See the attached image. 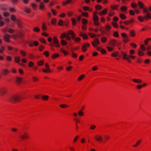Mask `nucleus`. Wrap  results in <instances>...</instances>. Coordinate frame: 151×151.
I'll use <instances>...</instances> for the list:
<instances>
[{
    "instance_id": "7c9ffc66",
    "label": "nucleus",
    "mask_w": 151,
    "mask_h": 151,
    "mask_svg": "<svg viewBox=\"0 0 151 151\" xmlns=\"http://www.w3.org/2000/svg\"><path fill=\"white\" fill-rule=\"evenodd\" d=\"M72 38L73 40H75L76 42H78L80 40V39L79 37H77L75 38V36H73L72 37Z\"/></svg>"
},
{
    "instance_id": "f03ea898",
    "label": "nucleus",
    "mask_w": 151,
    "mask_h": 151,
    "mask_svg": "<svg viewBox=\"0 0 151 151\" xmlns=\"http://www.w3.org/2000/svg\"><path fill=\"white\" fill-rule=\"evenodd\" d=\"M143 12L144 14H146L144 17L142 16H139L138 17V19L140 22H142L144 21V19L146 20H147V18L150 19L151 18V15L150 13L148 12L149 10L146 8H145L143 9Z\"/></svg>"
},
{
    "instance_id": "c03bdc74",
    "label": "nucleus",
    "mask_w": 151,
    "mask_h": 151,
    "mask_svg": "<svg viewBox=\"0 0 151 151\" xmlns=\"http://www.w3.org/2000/svg\"><path fill=\"white\" fill-rule=\"evenodd\" d=\"M84 76V75H83V74L81 75L80 76H79L78 77V81L81 80H82V79H83V78Z\"/></svg>"
},
{
    "instance_id": "9d476101",
    "label": "nucleus",
    "mask_w": 151,
    "mask_h": 151,
    "mask_svg": "<svg viewBox=\"0 0 151 151\" xmlns=\"http://www.w3.org/2000/svg\"><path fill=\"white\" fill-rule=\"evenodd\" d=\"M20 137L22 139L24 140L25 139L29 138L28 134L27 133H25L24 134L20 136Z\"/></svg>"
},
{
    "instance_id": "338daca9",
    "label": "nucleus",
    "mask_w": 151,
    "mask_h": 151,
    "mask_svg": "<svg viewBox=\"0 0 151 151\" xmlns=\"http://www.w3.org/2000/svg\"><path fill=\"white\" fill-rule=\"evenodd\" d=\"M131 6L133 8H135L137 7V4L135 3H133L131 4Z\"/></svg>"
},
{
    "instance_id": "aec40b11",
    "label": "nucleus",
    "mask_w": 151,
    "mask_h": 151,
    "mask_svg": "<svg viewBox=\"0 0 151 151\" xmlns=\"http://www.w3.org/2000/svg\"><path fill=\"white\" fill-rule=\"evenodd\" d=\"M93 15L94 17H93V19L94 22L98 21L99 19L98 17L97 16L95 15L94 13L93 14Z\"/></svg>"
},
{
    "instance_id": "b1692460",
    "label": "nucleus",
    "mask_w": 151,
    "mask_h": 151,
    "mask_svg": "<svg viewBox=\"0 0 151 151\" xmlns=\"http://www.w3.org/2000/svg\"><path fill=\"white\" fill-rule=\"evenodd\" d=\"M86 45H83L82 46V50L83 52H86Z\"/></svg>"
},
{
    "instance_id": "69168bd1",
    "label": "nucleus",
    "mask_w": 151,
    "mask_h": 151,
    "mask_svg": "<svg viewBox=\"0 0 151 151\" xmlns=\"http://www.w3.org/2000/svg\"><path fill=\"white\" fill-rule=\"evenodd\" d=\"M114 36L116 37H117L119 36V34L118 32H114Z\"/></svg>"
},
{
    "instance_id": "423d86ee",
    "label": "nucleus",
    "mask_w": 151,
    "mask_h": 151,
    "mask_svg": "<svg viewBox=\"0 0 151 151\" xmlns=\"http://www.w3.org/2000/svg\"><path fill=\"white\" fill-rule=\"evenodd\" d=\"M109 45L112 46H114L116 45L118 46V45L119 44L117 43L116 41L114 40H110L109 42Z\"/></svg>"
},
{
    "instance_id": "a19ab883",
    "label": "nucleus",
    "mask_w": 151,
    "mask_h": 151,
    "mask_svg": "<svg viewBox=\"0 0 151 151\" xmlns=\"http://www.w3.org/2000/svg\"><path fill=\"white\" fill-rule=\"evenodd\" d=\"M22 78H17L16 79V81L19 83H20Z\"/></svg>"
},
{
    "instance_id": "473e14b6",
    "label": "nucleus",
    "mask_w": 151,
    "mask_h": 151,
    "mask_svg": "<svg viewBox=\"0 0 151 151\" xmlns=\"http://www.w3.org/2000/svg\"><path fill=\"white\" fill-rule=\"evenodd\" d=\"M119 6V5H112L111 6V8L113 10H116L117 9V8Z\"/></svg>"
},
{
    "instance_id": "774afa93",
    "label": "nucleus",
    "mask_w": 151,
    "mask_h": 151,
    "mask_svg": "<svg viewBox=\"0 0 151 151\" xmlns=\"http://www.w3.org/2000/svg\"><path fill=\"white\" fill-rule=\"evenodd\" d=\"M61 51L62 52L63 54L65 55H66L68 54L67 52L65 50H63V49H62L61 50Z\"/></svg>"
},
{
    "instance_id": "ea45409f",
    "label": "nucleus",
    "mask_w": 151,
    "mask_h": 151,
    "mask_svg": "<svg viewBox=\"0 0 151 151\" xmlns=\"http://www.w3.org/2000/svg\"><path fill=\"white\" fill-rule=\"evenodd\" d=\"M20 52L23 56H24L26 55V53L23 50H20Z\"/></svg>"
},
{
    "instance_id": "052dcab7",
    "label": "nucleus",
    "mask_w": 151,
    "mask_h": 151,
    "mask_svg": "<svg viewBox=\"0 0 151 151\" xmlns=\"http://www.w3.org/2000/svg\"><path fill=\"white\" fill-rule=\"evenodd\" d=\"M82 14L83 16L86 17H87L88 15V14L87 12H83Z\"/></svg>"
},
{
    "instance_id": "cd10ccee",
    "label": "nucleus",
    "mask_w": 151,
    "mask_h": 151,
    "mask_svg": "<svg viewBox=\"0 0 151 151\" xmlns=\"http://www.w3.org/2000/svg\"><path fill=\"white\" fill-rule=\"evenodd\" d=\"M107 40V39L105 37H103L101 38V40L102 42L104 43L106 42Z\"/></svg>"
},
{
    "instance_id": "393cba45",
    "label": "nucleus",
    "mask_w": 151,
    "mask_h": 151,
    "mask_svg": "<svg viewBox=\"0 0 151 151\" xmlns=\"http://www.w3.org/2000/svg\"><path fill=\"white\" fill-rule=\"evenodd\" d=\"M72 24L73 25L75 26L76 23V19L74 18H72L71 19Z\"/></svg>"
},
{
    "instance_id": "13d9d810",
    "label": "nucleus",
    "mask_w": 151,
    "mask_h": 151,
    "mask_svg": "<svg viewBox=\"0 0 151 151\" xmlns=\"http://www.w3.org/2000/svg\"><path fill=\"white\" fill-rule=\"evenodd\" d=\"M43 54L46 57H48L49 55V53L48 52L46 51L44 52Z\"/></svg>"
},
{
    "instance_id": "72a5a7b5",
    "label": "nucleus",
    "mask_w": 151,
    "mask_h": 151,
    "mask_svg": "<svg viewBox=\"0 0 151 151\" xmlns=\"http://www.w3.org/2000/svg\"><path fill=\"white\" fill-rule=\"evenodd\" d=\"M38 65H42L44 64V62L42 60H41L37 62Z\"/></svg>"
},
{
    "instance_id": "49530a36",
    "label": "nucleus",
    "mask_w": 151,
    "mask_h": 151,
    "mask_svg": "<svg viewBox=\"0 0 151 151\" xmlns=\"http://www.w3.org/2000/svg\"><path fill=\"white\" fill-rule=\"evenodd\" d=\"M66 34L65 33H62L60 36V38L62 39H63L64 37H65L66 36Z\"/></svg>"
},
{
    "instance_id": "a878e982",
    "label": "nucleus",
    "mask_w": 151,
    "mask_h": 151,
    "mask_svg": "<svg viewBox=\"0 0 151 151\" xmlns=\"http://www.w3.org/2000/svg\"><path fill=\"white\" fill-rule=\"evenodd\" d=\"M71 1V0H67L66 1L62 2V4L63 5H65L66 4H69Z\"/></svg>"
},
{
    "instance_id": "a211bd4d",
    "label": "nucleus",
    "mask_w": 151,
    "mask_h": 151,
    "mask_svg": "<svg viewBox=\"0 0 151 151\" xmlns=\"http://www.w3.org/2000/svg\"><path fill=\"white\" fill-rule=\"evenodd\" d=\"M14 60L15 62L19 63L20 61V57H14Z\"/></svg>"
},
{
    "instance_id": "39448f33",
    "label": "nucleus",
    "mask_w": 151,
    "mask_h": 151,
    "mask_svg": "<svg viewBox=\"0 0 151 151\" xmlns=\"http://www.w3.org/2000/svg\"><path fill=\"white\" fill-rule=\"evenodd\" d=\"M11 36L7 33H5L3 36V39L4 40L7 42H9V39Z\"/></svg>"
},
{
    "instance_id": "4c0bfd02",
    "label": "nucleus",
    "mask_w": 151,
    "mask_h": 151,
    "mask_svg": "<svg viewBox=\"0 0 151 151\" xmlns=\"http://www.w3.org/2000/svg\"><path fill=\"white\" fill-rule=\"evenodd\" d=\"M95 8L97 10H100L102 8V7L100 5H97L96 6Z\"/></svg>"
},
{
    "instance_id": "c9c22d12",
    "label": "nucleus",
    "mask_w": 151,
    "mask_h": 151,
    "mask_svg": "<svg viewBox=\"0 0 151 151\" xmlns=\"http://www.w3.org/2000/svg\"><path fill=\"white\" fill-rule=\"evenodd\" d=\"M3 15L4 17H6L9 15V14L8 12H5L3 13Z\"/></svg>"
},
{
    "instance_id": "09e8293b",
    "label": "nucleus",
    "mask_w": 151,
    "mask_h": 151,
    "mask_svg": "<svg viewBox=\"0 0 151 151\" xmlns=\"http://www.w3.org/2000/svg\"><path fill=\"white\" fill-rule=\"evenodd\" d=\"M44 7L43 3L42 2H41L40 3L39 5V7L40 9H42Z\"/></svg>"
},
{
    "instance_id": "dca6fc26",
    "label": "nucleus",
    "mask_w": 151,
    "mask_h": 151,
    "mask_svg": "<svg viewBox=\"0 0 151 151\" xmlns=\"http://www.w3.org/2000/svg\"><path fill=\"white\" fill-rule=\"evenodd\" d=\"M120 18L122 19H125L126 18V16L123 14H120L119 15Z\"/></svg>"
},
{
    "instance_id": "3c124183",
    "label": "nucleus",
    "mask_w": 151,
    "mask_h": 151,
    "mask_svg": "<svg viewBox=\"0 0 151 151\" xmlns=\"http://www.w3.org/2000/svg\"><path fill=\"white\" fill-rule=\"evenodd\" d=\"M140 48L143 51H145L146 50V48L143 45H141Z\"/></svg>"
},
{
    "instance_id": "f3484780",
    "label": "nucleus",
    "mask_w": 151,
    "mask_h": 151,
    "mask_svg": "<svg viewBox=\"0 0 151 151\" xmlns=\"http://www.w3.org/2000/svg\"><path fill=\"white\" fill-rule=\"evenodd\" d=\"M138 4L141 9H143L144 7V4L141 2H138Z\"/></svg>"
},
{
    "instance_id": "9b49d317",
    "label": "nucleus",
    "mask_w": 151,
    "mask_h": 151,
    "mask_svg": "<svg viewBox=\"0 0 151 151\" xmlns=\"http://www.w3.org/2000/svg\"><path fill=\"white\" fill-rule=\"evenodd\" d=\"M7 89L4 87L0 88V93L1 95H3L7 91Z\"/></svg>"
},
{
    "instance_id": "0eeeda50",
    "label": "nucleus",
    "mask_w": 151,
    "mask_h": 151,
    "mask_svg": "<svg viewBox=\"0 0 151 151\" xmlns=\"http://www.w3.org/2000/svg\"><path fill=\"white\" fill-rule=\"evenodd\" d=\"M53 42L55 44V47H60V44L56 37H54L53 38Z\"/></svg>"
},
{
    "instance_id": "f8f14e48",
    "label": "nucleus",
    "mask_w": 151,
    "mask_h": 151,
    "mask_svg": "<svg viewBox=\"0 0 151 151\" xmlns=\"http://www.w3.org/2000/svg\"><path fill=\"white\" fill-rule=\"evenodd\" d=\"M79 35L80 36H82L84 39H87L88 38V36L87 35L83 32H81Z\"/></svg>"
},
{
    "instance_id": "2eb2a0df",
    "label": "nucleus",
    "mask_w": 151,
    "mask_h": 151,
    "mask_svg": "<svg viewBox=\"0 0 151 151\" xmlns=\"http://www.w3.org/2000/svg\"><path fill=\"white\" fill-rule=\"evenodd\" d=\"M133 81L134 82L138 83H141L142 81L140 79H138L135 78L133 79Z\"/></svg>"
},
{
    "instance_id": "6e6552de",
    "label": "nucleus",
    "mask_w": 151,
    "mask_h": 151,
    "mask_svg": "<svg viewBox=\"0 0 151 151\" xmlns=\"http://www.w3.org/2000/svg\"><path fill=\"white\" fill-rule=\"evenodd\" d=\"M100 43V42L97 38H96L93 40V42H91V44L94 47H96V45H97Z\"/></svg>"
},
{
    "instance_id": "f704fd0d",
    "label": "nucleus",
    "mask_w": 151,
    "mask_h": 151,
    "mask_svg": "<svg viewBox=\"0 0 151 151\" xmlns=\"http://www.w3.org/2000/svg\"><path fill=\"white\" fill-rule=\"evenodd\" d=\"M17 35V37H18L19 38H21L22 37H23V34L21 32H19L18 33Z\"/></svg>"
},
{
    "instance_id": "412c9836",
    "label": "nucleus",
    "mask_w": 151,
    "mask_h": 151,
    "mask_svg": "<svg viewBox=\"0 0 151 151\" xmlns=\"http://www.w3.org/2000/svg\"><path fill=\"white\" fill-rule=\"evenodd\" d=\"M42 99L45 101L47 100L49 98V96L47 95H45L43 96L42 97Z\"/></svg>"
},
{
    "instance_id": "1a4fd4ad",
    "label": "nucleus",
    "mask_w": 151,
    "mask_h": 151,
    "mask_svg": "<svg viewBox=\"0 0 151 151\" xmlns=\"http://www.w3.org/2000/svg\"><path fill=\"white\" fill-rule=\"evenodd\" d=\"M94 138L96 140L99 142H101L103 140V139L102 137L99 135H97L96 137H94Z\"/></svg>"
},
{
    "instance_id": "20e7f679",
    "label": "nucleus",
    "mask_w": 151,
    "mask_h": 151,
    "mask_svg": "<svg viewBox=\"0 0 151 151\" xmlns=\"http://www.w3.org/2000/svg\"><path fill=\"white\" fill-rule=\"evenodd\" d=\"M121 35L123 38V40L124 42L126 43L129 41V39L126 33H122L121 34Z\"/></svg>"
},
{
    "instance_id": "5fc2aeb1",
    "label": "nucleus",
    "mask_w": 151,
    "mask_h": 151,
    "mask_svg": "<svg viewBox=\"0 0 151 151\" xmlns=\"http://www.w3.org/2000/svg\"><path fill=\"white\" fill-rule=\"evenodd\" d=\"M88 35L92 38L96 36V35L92 33H89Z\"/></svg>"
},
{
    "instance_id": "4be33fe9",
    "label": "nucleus",
    "mask_w": 151,
    "mask_h": 151,
    "mask_svg": "<svg viewBox=\"0 0 151 151\" xmlns=\"http://www.w3.org/2000/svg\"><path fill=\"white\" fill-rule=\"evenodd\" d=\"M10 18L12 20L13 22H15L16 19L15 16L14 14H12L10 17Z\"/></svg>"
},
{
    "instance_id": "bf43d9fd",
    "label": "nucleus",
    "mask_w": 151,
    "mask_h": 151,
    "mask_svg": "<svg viewBox=\"0 0 151 151\" xmlns=\"http://www.w3.org/2000/svg\"><path fill=\"white\" fill-rule=\"evenodd\" d=\"M78 114L81 116L83 115V113L81 111H79L78 112Z\"/></svg>"
},
{
    "instance_id": "de8ad7c7",
    "label": "nucleus",
    "mask_w": 151,
    "mask_h": 151,
    "mask_svg": "<svg viewBox=\"0 0 151 151\" xmlns=\"http://www.w3.org/2000/svg\"><path fill=\"white\" fill-rule=\"evenodd\" d=\"M46 27L44 23L42 24V29L43 30H45L46 29Z\"/></svg>"
},
{
    "instance_id": "680f3d73",
    "label": "nucleus",
    "mask_w": 151,
    "mask_h": 151,
    "mask_svg": "<svg viewBox=\"0 0 151 151\" xmlns=\"http://www.w3.org/2000/svg\"><path fill=\"white\" fill-rule=\"evenodd\" d=\"M112 24L113 26L114 27H115L116 28H118V25L116 23H114L113 22H112Z\"/></svg>"
},
{
    "instance_id": "37998d69",
    "label": "nucleus",
    "mask_w": 151,
    "mask_h": 151,
    "mask_svg": "<svg viewBox=\"0 0 151 151\" xmlns=\"http://www.w3.org/2000/svg\"><path fill=\"white\" fill-rule=\"evenodd\" d=\"M130 34L132 37H134L135 36V33L133 30L131 31H130Z\"/></svg>"
},
{
    "instance_id": "8fccbe9b",
    "label": "nucleus",
    "mask_w": 151,
    "mask_h": 151,
    "mask_svg": "<svg viewBox=\"0 0 151 151\" xmlns=\"http://www.w3.org/2000/svg\"><path fill=\"white\" fill-rule=\"evenodd\" d=\"M8 31L9 33H12L14 32V31L12 29H9Z\"/></svg>"
},
{
    "instance_id": "58836bf2",
    "label": "nucleus",
    "mask_w": 151,
    "mask_h": 151,
    "mask_svg": "<svg viewBox=\"0 0 151 151\" xmlns=\"http://www.w3.org/2000/svg\"><path fill=\"white\" fill-rule=\"evenodd\" d=\"M120 9L122 11L124 12L127 10V8L125 6H122L121 8Z\"/></svg>"
},
{
    "instance_id": "6e6d98bb",
    "label": "nucleus",
    "mask_w": 151,
    "mask_h": 151,
    "mask_svg": "<svg viewBox=\"0 0 151 151\" xmlns=\"http://www.w3.org/2000/svg\"><path fill=\"white\" fill-rule=\"evenodd\" d=\"M118 52H114L112 54V55L114 57H116L118 55Z\"/></svg>"
},
{
    "instance_id": "e2e57ef3",
    "label": "nucleus",
    "mask_w": 151,
    "mask_h": 151,
    "mask_svg": "<svg viewBox=\"0 0 151 151\" xmlns=\"http://www.w3.org/2000/svg\"><path fill=\"white\" fill-rule=\"evenodd\" d=\"M138 54L139 55L142 56L144 54V53L141 52L140 50H139L138 51Z\"/></svg>"
},
{
    "instance_id": "603ef678",
    "label": "nucleus",
    "mask_w": 151,
    "mask_h": 151,
    "mask_svg": "<svg viewBox=\"0 0 151 151\" xmlns=\"http://www.w3.org/2000/svg\"><path fill=\"white\" fill-rule=\"evenodd\" d=\"M72 56L74 58H76L77 57V54L74 52H72Z\"/></svg>"
},
{
    "instance_id": "79ce46f5",
    "label": "nucleus",
    "mask_w": 151,
    "mask_h": 151,
    "mask_svg": "<svg viewBox=\"0 0 151 151\" xmlns=\"http://www.w3.org/2000/svg\"><path fill=\"white\" fill-rule=\"evenodd\" d=\"M39 40L42 43H46V41L43 38H40Z\"/></svg>"
},
{
    "instance_id": "f257e3e1",
    "label": "nucleus",
    "mask_w": 151,
    "mask_h": 151,
    "mask_svg": "<svg viewBox=\"0 0 151 151\" xmlns=\"http://www.w3.org/2000/svg\"><path fill=\"white\" fill-rule=\"evenodd\" d=\"M22 98L19 95H12L9 96L8 100L10 102L14 104L22 100Z\"/></svg>"
},
{
    "instance_id": "2f4dec72",
    "label": "nucleus",
    "mask_w": 151,
    "mask_h": 151,
    "mask_svg": "<svg viewBox=\"0 0 151 151\" xmlns=\"http://www.w3.org/2000/svg\"><path fill=\"white\" fill-rule=\"evenodd\" d=\"M51 23L53 25H55L56 24V20L55 19L53 18L51 20Z\"/></svg>"
},
{
    "instance_id": "4468645a",
    "label": "nucleus",
    "mask_w": 151,
    "mask_h": 151,
    "mask_svg": "<svg viewBox=\"0 0 151 151\" xmlns=\"http://www.w3.org/2000/svg\"><path fill=\"white\" fill-rule=\"evenodd\" d=\"M107 10L106 9H105L102 11L101 12H100L99 13V14L100 16L102 15L103 14H105L107 13Z\"/></svg>"
},
{
    "instance_id": "bb28decb",
    "label": "nucleus",
    "mask_w": 151,
    "mask_h": 151,
    "mask_svg": "<svg viewBox=\"0 0 151 151\" xmlns=\"http://www.w3.org/2000/svg\"><path fill=\"white\" fill-rule=\"evenodd\" d=\"M58 24L59 26H63V21L62 19H60L58 23Z\"/></svg>"
},
{
    "instance_id": "ddd939ff",
    "label": "nucleus",
    "mask_w": 151,
    "mask_h": 151,
    "mask_svg": "<svg viewBox=\"0 0 151 151\" xmlns=\"http://www.w3.org/2000/svg\"><path fill=\"white\" fill-rule=\"evenodd\" d=\"M9 71L7 69H3L2 70V73L4 75H6L8 73H9Z\"/></svg>"
},
{
    "instance_id": "0e129e2a",
    "label": "nucleus",
    "mask_w": 151,
    "mask_h": 151,
    "mask_svg": "<svg viewBox=\"0 0 151 151\" xmlns=\"http://www.w3.org/2000/svg\"><path fill=\"white\" fill-rule=\"evenodd\" d=\"M25 11L26 12L29 13L31 12L30 9L28 8H26L25 9Z\"/></svg>"
},
{
    "instance_id": "4d7b16f0",
    "label": "nucleus",
    "mask_w": 151,
    "mask_h": 151,
    "mask_svg": "<svg viewBox=\"0 0 151 151\" xmlns=\"http://www.w3.org/2000/svg\"><path fill=\"white\" fill-rule=\"evenodd\" d=\"M60 107L62 108H65L66 107H68V106L66 104H61L60 105Z\"/></svg>"
},
{
    "instance_id": "5701e85b",
    "label": "nucleus",
    "mask_w": 151,
    "mask_h": 151,
    "mask_svg": "<svg viewBox=\"0 0 151 151\" xmlns=\"http://www.w3.org/2000/svg\"><path fill=\"white\" fill-rule=\"evenodd\" d=\"M61 43L62 45H67V43L64 40L62 39L61 40Z\"/></svg>"
},
{
    "instance_id": "c756f323",
    "label": "nucleus",
    "mask_w": 151,
    "mask_h": 151,
    "mask_svg": "<svg viewBox=\"0 0 151 151\" xmlns=\"http://www.w3.org/2000/svg\"><path fill=\"white\" fill-rule=\"evenodd\" d=\"M9 10L10 12H14L15 11V9L13 7H10L9 8Z\"/></svg>"
},
{
    "instance_id": "6ab92c4d",
    "label": "nucleus",
    "mask_w": 151,
    "mask_h": 151,
    "mask_svg": "<svg viewBox=\"0 0 151 151\" xmlns=\"http://www.w3.org/2000/svg\"><path fill=\"white\" fill-rule=\"evenodd\" d=\"M45 66L46 68V70H48V72H50V67L48 63H46L45 65Z\"/></svg>"
},
{
    "instance_id": "c85d7f7f",
    "label": "nucleus",
    "mask_w": 151,
    "mask_h": 151,
    "mask_svg": "<svg viewBox=\"0 0 151 151\" xmlns=\"http://www.w3.org/2000/svg\"><path fill=\"white\" fill-rule=\"evenodd\" d=\"M68 34L72 35V37L75 36L74 32L72 30H70L68 32Z\"/></svg>"
},
{
    "instance_id": "7ed1b4c3",
    "label": "nucleus",
    "mask_w": 151,
    "mask_h": 151,
    "mask_svg": "<svg viewBox=\"0 0 151 151\" xmlns=\"http://www.w3.org/2000/svg\"><path fill=\"white\" fill-rule=\"evenodd\" d=\"M122 53L123 55V59L127 60L128 62L129 63L131 62V60H130L129 59V57H130L132 59H134L135 58V57L134 56L128 55L124 52H122Z\"/></svg>"
},
{
    "instance_id": "e433bc0d",
    "label": "nucleus",
    "mask_w": 151,
    "mask_h": 151,
    "mask_svg": "<svg viewBox=\"0 0 151 151\" xmlns=\"http://www.w3.org/2000/svg\"><path fill=\"white\" fill-rule=\"evenodd\" d=\"M33 30L35 32H39L40 31V29L39 27H36L33 29Z\"/></svg>"
},
{
    "instance_id": "864d4df0",
    "label": "nucleus",
    "mask_w": 151,
    "mask_h": 151,
    "mask_svg": "<svg viewBox=\"0 0 151 151\" xmlns=\"http://www.w3.org/2000/svg\"><path fill=\"white\" fill-rule=\"evenodd\" d=\"M59 56V55L58 54H55L52 55V58H55L58 57Z\"/></svg>"
},
{
    "instance_id": "a18cd8bd",
    "label": "nucleus",
    "mask_w": 151,
    "mask_h": 151,
    "mask_svg": "<svg viewBox=\"0 0 151 151\" xmlns=\"http://www.w3.org/2000/svg\"><path fill=\"white\" fill-rule=\"evenodd\" d=\"M82 23L84 24H86L87 22L86 19L84 18L82 19Z\"/></svg>"
}]
</instances>
